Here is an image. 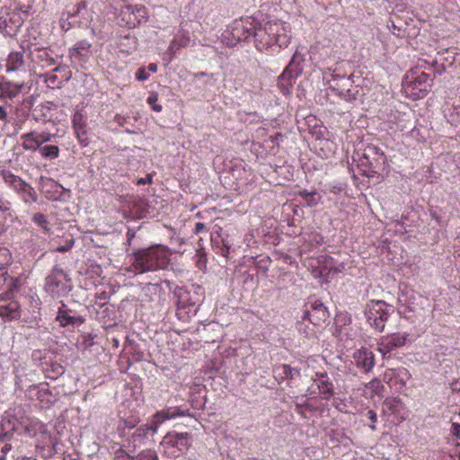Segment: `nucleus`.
Masks as SVG:
<instances>
[{"label":"nucleus","mask_w":460,"mask_h":460,"mask_svg":"<svg viewBox=\"0 0 460 460\" xmlns=\"http://www.w3.org/2000/svg\"><path fill=\"white\" fill-rule=\"evenodd\" d=\"M171 253L166 246L156 244L145 249H137L129 255L128 271L135 274L164 270L171 261Z\"/></svg>","instance_id":"1"},{"label":"nucleus","mask_w":460,"mask_h":460,"mask_svg":"<svg viewBox=\"0 0 460 460\" xmlns=\"http://www.w3.org/2000/svg\"><path fill=\"white\" fill-rule=\"evenodd\" d=\"M255 47L259 51L268 50L277 45L279 49L287 48L291 40L290 31L282 21H271L258 27L255 33Z\"/></svg>","instance_id":"2"},{"label":"nucleus","mask_w":460,"mask_h":460,"mask_svg":"<svg viewBox=\"0 0 460 460\" xmlns=\"http://www.w3.org/2000/svg\"><path fill=\"white\" fill-rule=\"evenodd\" d=\"M358 167L367 177H374L385 170L386 157L380 147L374 144H367L356 154Z\"/></svg>","instance_id":"3"},{"label":"nucleus","mask_w":460,"mask_h":460,"mask_svg":"<svg viewBox=\"0 0 460 460\" xmlns=\"http://www.w3.org/2000/svg\"><path fill=\"white\" fill-rule=\"evenodd\" d=\"M191 442L190 433L170 431L163 438L160 447L164 456L175 458L183 456L191 446Z\"/></svg>","instance_id":"4"},{"label":"nucleus","mask_w":460,"mask_h":460,"mask_svg":"<svg viewBox=\"0 0 460 460\" xmlns=\"http://www.w3.org/2000/svg\"><path fill=\"white\" fill-rule=\"evenodd\" d=\"M393 312V305H388L383 300H372L365 307L367 323L378 332H384L385 323Z\"/></svg>","instance_id":"5"},{"label":"nucleus","mask_w":460,"mask_h":460,"mask_svg":"<svg viewBox=\"0 0 460 460\" xmlns=\"http://www.w3.org/2000/svg\"><path fill=\"white\" fill-rule=\"evenodd\" d=\"M2 177L7 187L17 192L25 203H32L37 201V193L33 188L21 179L18 175L13 174L8 170L0 171Z\"/></svg>","instance_id":"6"},{"label":"nucleus","mask_w":460,"mask_h":460,"mask_svg":"<svg viewBox=\"0 0 460 460\" xmlns=\"http://www.w3.org/2000/svg\"><path fill=\"white\" fill-rule=\"evenodd\" d=\"M121 26L136 28L148 20L147 8L143 4H127L121 7L119 14Z\"/></svg>","instance_id":"7"},{"label":"nucleus","mask_w":460,"mask_h":460,"mask_svg":"<svg viewBox=\"0 0 460 460\" xmlns=\"http://www.w3.org/2000/svg\"><path fill=\"white\" fill-rule=\"evenodd\" d=\"M68 279L66 272L55 268L50 271L45 279V290L52 298H59L66 296L70 288L67 285Z\"/></svg>","instance_id":"8"},{"label":"nucleus","mask_w":460,"mask_h":460,"mask_svg":"<svg viewBox=\"0 0 460 460\" xmlns=\"http://www.w3.org/2000/svg\"><path fill=\"white\" fill-rule=\"evenodd\" d=\"M382 413L395 424H401L409 418V410L401 399L386 398L382 404Z\"/></svg>","instance_id":"9"},{"label":"nucleus","mask_w":460,"mask_h":460,"mask_svg":"<svg viewBox=\"0 0 460 460\" xmlns=\"http://www.w3.org/2000/svg\"><path fill=\"white\" fill-rule=\"evenodd\" d=\"M257 25L254 20L251 18H242L235 20L231 27V33L234 40L242 41L253 37L255 39V33Z\"/></svg>","instance_id":"10"},{"label":"nucleus","mask_w":460,"mask_h":460,"mask_svg":"<svg viewBox=\"0 0 460 460\" xmlns=\"http://www.w3.org/2000/svg\"><path fill=\"white\" fill-rule=\"evenodd\" d=\"M329 317V312L324 304L320 300H314L306 305L303 320H308L315 326L324 324Z\"/></svg>","instance_id":"11"},{"label":"nucleus","mask_w":460,"mask_h":460,"mask_svg":"<svg viewBox=\"0 0 460 460\" xmlns=\"http://www.w3.org/2000/svg\"><path fill=\"white\" fill-rule=\"evenodd\" d=\"M51 137L50 133L33 130L22 135V146L25 151L36 152L44 143L50 141Z\"/></svg>","instance_id":"12"},{"label":"nucleus","mask_w":460,"mask_h":460,"mask_svg":"<svg viewBox=\"0 0 460 460\" xmlns=\"http://www.w3.org/2000/svg\"><path fill=\"white\" fill-rule=\"evenodd\" d=\"M92 44L85 40H79L68 51L72 63L83 66L92 56Z\"/></svg>","instance_id":"13"},{"label":"nucleus","mask_w":460,"mask_h":460,"mask_svg":"<svg viewBox=\"0 0 460 460\" xmlns=\"http://www.w3.org/2000/svg\"><path fill=\"white\" fill-rule=\"evenodd\" d=\"M407 341V336L402 333H394L380 339L377 343L378 351L383 357L389 355L397 348L404 345Z\"/></svg>","instance_id":"14"},{"label":"nucleus","mask_w":460,"mask_h":460,"mask_svg":"<svg viewBox=\"0 0 460 460\" xmlns=\"http://www.w3.org/2000/svg\"><path fill=\"white\" fill-rule=\"evenodd\" d=\"M191 416L190 410L182 405L181 406H171L164 410L158 411L153 416V423L155 426H159L164 423L166 420H173L178 417Z\"/></svg>","instance_id":"15"},{"label":"nucleus","mask_w":460,"mask_h":460,"mask_svg":"<svg viewBox=\"0 0 460 460\" xmlns=\"http://www.w3.org/2000/svg\"><path fill=\"white\" fill-rule=\"evenodd\" d=\"M352 358H354L357 367L364 373L371 372L376 365L375 354L367 348H361L357 350Z\"/></svg>","instance_id":"16"},{"label":"nucleus","mask_w":460,"mask_h":460,"mask_svg":"<svg viewBox=\"0 0 460 460\" xmlns=\"http://www.w3.org/2000/svg\"><path fill=\"white\" fill-rule=\"evenodd\" d=\"M303 73V68L292 70L286 67L278 77L277 85L281 93L289 94L293 87L294 80Z\"/></svg>","instance_id":"17"},{"label":"nucleus","mask_w":460,"mask_h":460,"mask_svg":"<svg viewBox=\"0 0 460 460\" xmlns=\"http://www.w3.org/2000/svg\"><path fill=\"white\" fill-rule=\"evenodd\" d=\"M411 374L408 369L390 370L385 373L384 380L389 387L401 390L410 379Z\"/></svg>","instance_id":"18"},{"label":"nucleus","mask_w":460,"mask_h":460,"mask_svg":"<svg viewBox=\"0 0 460 460\" xmlns=\"http://www.w3.org/2000/svg\"><path fill=\"white\" fill-rule=\"evenodd\" d=\"M0 317L5 321H13L21 317L19 303L5 299V295H0Z\"/></svg>","instance_id":"19"},{"label":"nucleus","mask_w":460,"mask_h":460,"mask_svg":"<svg viewBox=\"0 0 460 460\" xmlns=\"http://www.w3.org/2000/svg\"><path fill=\"white\" fill-rule=\"evenodd\" d=\"M73 128L82 146H86L89 144L88 133L86 130V120L83 114L76 111L72 118Z\"/></svg>","instance_id":"20"},{"label":"nucleus","mask_w":460,"mask_h":460,"mask_svg":"<svg viewBox=\"0 0 460 460\" xmlns=\"http://www.w3.org/2000/svg\"><path fill=\"white\" fill-rule=\"evenodd\" d=\"M323 399L329 400L333 394V385L325 372L315 373L313 379Z\"/></svg>","instance_id":"21"},{"label":"nucleus","mask_w":460,"mask_h":460,"mask_svg":"<svg viewBox=\"0 0 460 460\" xmlns=\"http://www.w3.org/2000/svg\"><path fill=\"white\" fill-rule=\"evenodd\" d=\"M443 114L445 119L451 125L460 124V101L447 102L443 106Z\"/></svg>","instance_id":"22"},{"label":"nucleus","mask_w":460,"mask_h":460,"mask_svg":"<svg viewBox=\"0 0 460 460\" xmlns=\"http://www.w3.org/2000/svg\"><path fill=\"white\" fill-rule=\"evenodd\" d=\"M70 310L66 308V304L61 302V306L58 308L56 321L59 323L61 327H66L69 325L81 324L83 319L81 317H75L69 314Z\"/></svg>","instance_id":"23"},{"label":"nucleus","mask_w":460,"mask_h":460,"mask_svg":"<svg viewBox=\"0 0 460 460\" xmlns=\"http://www.w3.org/2000/svg\"><path fill=\"white\" fill-rule=\"evenodd\" d=\"M24 50L13 51L8 55L6 71H20L25 66Z\"/></svg>","instance_id":"24"},{"label":"nucleus","mask_w":460,"mask_h":460,"mask_svg":"<svg viewBox=\"0 0 460 460\" xmlns=\"http://www.w3.org/2000/svg\"><path fill=\"white\" fill-rule=\"evenodd\" d=\"M23 84L12 82L0 83V97L4 99H13L22 92Z\"/></svg>","instance_id":"25"},{"label":"nucleus","mask_w":460,"mask_h":460,"mask_svg":"<svg viewBox=\"0 0 460 460\" xmlns=\"http://www.w3.org/2000/svg\"><path fill=\"white\" fill-rule=\"evenodd\" d=\"M56 106L52 102H44L43 104L39 105L33 111V116L36 118V120L41 121H49L52 118L51 110L52 107Z\"/></svg>","instance_id":"26"},{"label":"nucleus","mask_w":460,"mask_h":460,"mask_svg":"<svg viewBox=\"0 0 460 460\" xmlns=\"http://www.w3.org/2000/svg\"><path fill=\"white\" fill-rule=\"evenodd\" d=\"M157 427L158 426L154 425V423L151 425L146 424L139 426L138 428H137L133 434L134 441H142L145 438H146L149 434L154 435L155 433H156Z\"/></svg>","instance_id":"27"},{"label":"nucleus","mask_w":460,"mask_h":460,"mask_svg":"<svg viewBox=\"0 0 460 460\" xmlns=\"http://www.w3.org/2000/svg\"><path fill=\"white\" fill-rule=\"evenodd\" d=\"M66 66H58L56 68H54L52 71L48 73L46 75L45 82L48 85V87H50L51 89H56V87H60L62 84V81L58 80V77L56 74V72H61L66 71Z\"/></svg>","instance_id":"28"},{"label":"nucleus","mask_w":460,"mask_h":460,"mask_svg":"<svg viewBox=\"0 0 460 460\" xmlns=\"http://www.w3.org/2000/svg\"><path fill=\"white\" fill-rule=\"evenodd\" d=\"M429 80V75L425 73H421V75L415 77L412 82V85L414 89H419L420 94L418 98L423 97L427 95L429 89L427 88Z\"/></svg>","instance_id":"29"},{"label":"nucleus","mask_w":460,"mask_h":460,"mask_svg":"<svg viewBox=\"0 0 460 460\" xmlns=\"http://www.w3.org/2000/svg\"><path fill=\"white\" fill-rule=\"evenodd\" d=\"M365 387L367 390L370 391V398H374L375 396L381 398L384 396L385 387L382 382L377 378L371 380Z\"/></svg>","instance_id":"30"},{"label":"nucleus","mask_w":460,"mask_h":460,"mask_svg":"<svg viewBox=\"0 0 460 460\" xmlns=\"http://www.w3.org/2000/svg\"><path fill=\"white\" fill-rule=\"evenodd\" d=\"M189 36H183L182 38H174L170 41L168 47V52L172 55H175L178 50L181 48H186L189 45Z\"/></svg>","instance_id":"31"},{"label":"nucleus","mask_w":460,"mask_h":460,"mask_svg":"<svg viewBox=\"0 0 460 460\" xmlns=\"http://www.w3.org/2000/svg\"><path fill=\"white\" fill-rule=\"evenodd\" d=\"M39 152L41 156L47 159H56L59 155V148L56 145H47L40 146Z\"/></svg>","instance_id":"32"},{"label":"nucleus","mask_w":460,"mask_h":460,"mask_svg":"<svg viewBox=\"0 0 460 460\" xmlns=\"http://www.w3.org/2000/svg\"><path fill=\"white\" fill-rule=\"evenodd\" d=\"M31 221L40 226L45 233L50 231V224L46 215L42 213L33 214Z\"/></svg>","instance_id":"33"},{"label":"nucleus","mask_w":460,"mask_h":460,"mask_svg":"<svg viewBox=\"0 0 460 460\" xmlns=\"http://www.w3.org/2000/svg\"><path fill=\"white\" fill-rule=\"evenodd\" d=\"M298 196L304 199L305 202L307 203V206L312 207L319 203L320 196L317 195L315 191L303 190L298 192Z\"/></svg>","instance_id":"34"},{"label":"nucleus","mask_w":460,"mask_h":460,"mask_svg":"<svg viewBox=\"0 0 460 460\" xmlns=\"http://www.w3.org/2000/svg\"><path fill=\"white\" fill-rule=\"evenodd\" d=\"M13 256L7 248H0V270H5L11 265Z\"/></svg>","instance_id":"35"},{"label":"nucleus","mask_w":460,"mask_h":460,"mask_svg":"<svg viewBox=\"0 0 460 460\" xmlns=\"http://www.w3.org/2000/svg\"><path fill=\"white\" fill-rule=\"evenodd\" d=\"M305 61V55L299 52L298 48L296 49L295 53L292 56L291 61L289 62L288 68H290L292 70L297 69V68H303L301 66V63Z\"/></svg>","instance_id":"36"},{"label":"nucleus","mask_w":460,"mask_h":460,"mask_svg":"<svg viewBox=\"0 0 460 460\" xmlns=\"http://www.w3.org/2000/svg\"><path fill=\"white\" fill-rule=\"evenodd\" d=\"M158 93L156 92H151L146 99V102L149 104L151 109L155 112H161L163 111V105L158 104Z\"/></svg>","instance_id":"37"},{"label":"nucleus","mask_w":460,"mask_h":460,"mask_svg":"<svg viewBox=\"0 0 460 460\" xmlns=\"http://www.w3.org/2000/svg\"><path fill=\"white\" fill-rule=\"evenodd\" d=\"M339 78H344V76H341L338 74H336L335 70L327 68L323 71V79L324 81V85L328 87H332L331 84V80H337Z\"/></svg>","instance_id":"38"},{"label":"nucleus","mask_w":460,"mask_h":460,"mask_svg":"<svg viewBox=\"0 0 460 460\" xmlns=\"http://www.w3.org/2000/svg\"><path fill=\"white\" fill-rule=\"evenodd\" d=\"M33 389L36 390L37 400L40 401L41 402H50L51 393L48 388H40L39 386H34Z\"/></svg>","instance_id":"39"},{"label":"nucleus","mask_w":460,"mask_h":460,"mask_svg":"<svg viewBox=\"0 0 460 460\" xmlns=\"http://www.w3.org/2000/svg\"><path fill=\"white\" fill-rule=\"evenodd\" d=\"M363 415L365 416V418L367 420H370V423L367 426L370 427V429L373 431H376V424L377 423L376 412L372 409H366L365 412H363Z\"/></svg>","instance_id":"40"},{"label":"nucleus","mask_w":460,"mask_h":460,"mask_svg":"<svg viewBox=\"0 0 460 460\" xmlns=\"http://www.w3.org/2000/svg\"><path fill=\"white\" fill-rule=\"evenodd\" d=\"M275 371H279L280 375V378L287 379L293 377V372L295 371L289 365L284 364L282 366L278 367Z\"/></svg>","instance_id":"41"},{"label":"nucleus","mask_w":460,"mask_h":460,"mask_svg":"<svg viewBox=\"0 0 460 460\" xmlns=\"http://www.w3.org/2000/svg\"><path fill=\"white\" fill-rule=\"evenodd\" d=\"M135 460H158V456L154 450H144L135 456Z\"/></svg>","instance_id":"42"},{"label":"nucleus","mask_w":460,"mask_h":460,"mask_svg":"<svg viewBox=\"0 0 460 460\" xmlns=\"http://www.w3.org/2000/svg\"><path fill=\"white\" fill-rule=\"evenodd\" d=\"M74 244H75V240L73 238H69L65 241V243L63 245L58 246L55 249V251L57 252H60V253L66 252L73 248Z\"/></svg>","instance_id":"43"},{"label":"nucleus","mask_w":460,"mask_h":460,"mask_svg":"<svg viewBox=\"0 0 460 460\" xmlns=\"http://www.w3.org/2000/svg\"><path fill=\"white\" fill-rule=\"evenodd\" d=\"M150 75L147 72L146 67H140L136 71L135 78L139 82L146 81L149 78Z\"/></svg>","instance_id":"44"},{"label":"nucleus","mask_w":460,"mask_h":460,"mask_svg":"<svg viewBox=\"0 0 460 460\" xmlns=\"http://www.w3.org/2000/svg\"><path fill=\"white\" fill-rule=\"evenodd\" d=\"M115 460H135V457L119 448L115 452Z\"/></svg>","instance_id":"45"},{"label":"nucleus","mask_w":460,"mask_h":460,"mask_svg":"<svg viewBox=\"0 0 460 460\" xmlns=\"http://www.w3.org/2000/svg\"><path fill=\"white\" fill-rule=\"evenodd\" d=\"M153 182V174L148 173L146 177L138 178L137 181V185H146V184H152Z\"/></svg>","instance_id":"46"},{"label":"nucleus","mask_w":460,"mask_h":460,"mask_svg":"<svg viewBox=\"0 0 460 460\" xmlns=\"http://www.w3.org/2000/svg\"><path fill=\"white\" fill-rule=\"evenodd\" d=\"M203 232H208L206 225L202 222L196 223V226H194V234H200Z\"/></svg>","instance_id":"47"},{"label":"nucleus","mask_w":460,"mask_h":460,"mask_svg":"<svg viewBox=\"0 0 460 460\" xmlns=\"http://www.w3.org/2000/svg\"><path fill=\"white\" fill-rule=\"evenodd\" d=\"M7 122V108L0 106V126Z\"/></svg>","instance_id":"48"},{"label":"nucleus","mask_w":460,"mask_h":460,"mask_svg":"<svg viewBox=\"0 0 460 460\" xmlns=\"http://www.w3.org/2000/svg\"><path fill=\"white\" fill-rule=\"evenodd\" d=\"M197 256L199 257V260L197 261V265L201 270L203 265L206 263L205 252H202V251H199L198 253H197Z\"/></svg>","instance_id":"49"},{"label":"nucleus","mask_w":460,"mask_h":460,"mask_svg":"<svg viewBox=\"0 0 460 460\" xmlns=\"http://www.w3.org/2000/svg\"><path fill=\"white\" fill-rule=\"evenodd\" d=\"M451 433L458 439H460V424L456 422H452L451 425Z\"/></svg>","instance_id":"50"},{"label":"nucleus","mask_w":460,"mask_h":460,"mask_svg":"<svg viewBox=\"0 0 460 460\" xmlns=\"http://www.w3.org/2000/svg\"><path fill=\"white\" fill-rule=\"evenodd\" d=\"M40 58L42 59L45 58L49 65L55 64V59L53 58L49 57L47 50H45V49L40 50Z\"/></svg>","instance_id":"51"},{"label":"nucleus","mask_w":460,"mask_h":460,"mask_svg":"<svg viewBox=\"0 0 460 460\" xmlns=\"http://www.w3.org/2000/svg\"><path fill=\"white\" fill-rule=\"evenodd\" d=\"M11 208V203L7 200L3 199L0 197V211L2 212H7Z\"/></svg>","instance_id":"52"},{"label":"nucleus","mask_w":460,"mask_h":460,"mask_svg":"<svg viewBox=\"0 0 460 460\" xmlns=\"http://www.w3.org/2000/svg\"><path fill=\"white\" fill-rule=\"evenodd\" d=\"M305 409H309L311 411V408H309L307 404H296V412L303 417H305Z\"/></svg>","instance_id":"53"},{"label":"nucleus","mask_w":460,"mask_h":460,"mask_svg":"<svg viewBox=\"0 0 460 460\" xmlns=\"http://www.w3.org/2000/svg\"><path fill=\"white\" fill-rule=\"evenodd\" d=\"M393 28H394V31H393L394 35H395L396 37H402V31L401 29H397L394 22H393Z\"/></svg>","instance_id":"54"},{"label":"nucleus","mask_w":460,"mask_h":460,"mask_svg":"<svg viewBox=\"0 0 460 460\" xmlns=\"http://www.w3.org/2000/svg\"><path fill=\"white\" fill-rule=\"evenodd\" d=\"M229 253V246L226 244H223V247L221 248V254L222 256L227 257Z\"/></svg>","instance_id":"55"},{"label":"nucleus","mask_w":460,"mask_h":460,"mask_svg":"<svg viewBox=\"0 0 460 460\" xmlns=\"http://www.w3.org/2000/svg\"><path fill=\"white\" fill-rule=\"evenodd\" d=\"M147 70H149V71H151V72H153V73L156 72V71H157V66H156V64H155V63H150V64L148 65V66H147Z\"/></svg>","instance_id":"56"},{"label":"nucleus","mask_w":460,"mask_h":460,"mask_svg":"<svg viewBox=\"0 0 460 460\" xmlns=\"http://www.w3.org/2000/svg\"><path fill=\"white\" fill-rule=\"evenodd\" d=\"M283 136L280 133H277L274 136L270 137V139L271 142L277 141L279 137H282Z\"/></svg>","instance_id":"57"},{"label":"nucleus","mask_w":460,"mask_h":460,"mask_svg":"<svg viewBox=\"0 0 460 460\" xmlns=\"http://www.w3.org/2000/svg\"><path fill=\"white\" fill-rule=\"evenodd\" d=\"M137 423V420H128V421L127 422V426H128V428H133V427H135V425H136Z\"/></svg>","instance_id":"58"},{"label":"nucleus","mask_w":460,"mask_h":460,"mask_svg":"<svg viewBox=\"0 0 460 460\" xmlns=\"http://www.w3.org/2000/svg\"><path fill=\"white\" fill-rule=\"evenodd\" d=\"M446 237H447L446 232H445V231H443V230H440V231L438 232V239H440V238H446Z\"/></svg>","instance_id":"59"},{"label":"nucleus","mask_w":460,"mask_h":460,"mask_svg":"<svg viewBox=\"0 0 460 460\" xmlns=\"http://www.w3.org/2000/svg\"><path fill=\"white\" fill-rule=\"evenodd\" d=\"M258 131H259V132H262V133H266V132H267V129H266V128H259V130H258Z\"/></svg>","instance_id":"60"},{"label":"nucleus","mask_w":460,"mask_h":460,"mask_svg":"<svg viewBox=\"0 0 460 460\" xmlns=\"http://www.w3.org/2000/svg\"><path fill=\"white\" fill-rule=\"evenodd\" d=\"M0 460H5V456L4 455L0 456Z\"/></svg>","instance_id":"61"},{"label":"nucleus","mask_w":460,"mask_h":460,"mask_svg":"<svg viewBox=\"0 0 460 460\" xmlns=\"http://www.w3.org/2000/svg\"><path fill=\"white\" fill-rule=\"evenodd\" d=\"M5 450H8L7 445L4 447L3 452H4Z\"/></svg>","instance_id":"62"},{"label":"nucleus","mask_w":460,"mask_h":460,"mask_svg":"<svg viewBox=\"0 0 460 460\" xmlns=\"http://www.w3.org/2000/svg\"><path fill=\"white\" fill-rule=\"evenodd\" d=\"M65 71H66V73H69V70H67V69H66V70H65Z\"/></svg>","instance_id":"63"},{"label":"nucleus","mask_w":460,"mask_h":460,"mask_svg":"<svg viewBox=\"0 0 460 460\" xmlns=\"http://www.w3.org/2000/svg\"><path fill=\"white\" fill-rule=\"evenodd\" d=\"M0 69H1V65H0Z\"/></svg>","instance_id":"64"}]
</instances>
